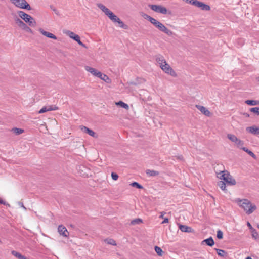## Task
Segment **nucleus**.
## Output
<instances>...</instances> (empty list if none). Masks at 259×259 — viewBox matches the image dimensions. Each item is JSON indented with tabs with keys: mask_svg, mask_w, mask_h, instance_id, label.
<instances>
[{
	"mask_svg": "<svg viewBox=\"0 0 259 259\" xmlns=\"http://www.w3.org/2000/svg\"><path fill=\"white\" fill-rule=\"evenodd\" d=\"M236 202L238 205L248 215L252 213L256 209L257 207L247 199H237Z\"/></svg>",
	"mask_w": 259,
	"mask_h": 259,
	"instance_id": "nucleus-1",
	"label": "nucleus"
},
{
	"mask_svg": "<svg viewBox=\"0 0 259 259\" xmlns=\"http://www.w3.org/2000/svg\"><path fill=\"white\" fill-rule=\"evenodd\" d=\"M217 177L224 180L227 184L230 185H234L236 184L235 180L232 178L230 174L225 170L221 171L220 172H216Z\"/></svg>",
	"mask_w": 259,
	"mask_h": 259,
	"instance_id": "nucleus-2",
	"label": "nucleus"
},
{
	"mask_svg": "<svg viewBox=\"0 0 259 259\" xmlns=\"http://www.w3.org/2000/svg\"><path fill=\"white\" fill-rule=\"evenodd\" d=\"M97 6L106 15L109 17V18L113 22L116 23L118 20H119V18L116 15H115L113 12H112L109 9L106 7L102 4L98 3Z\"/></svg>",
	"mask_w": 259,
	"mask_h": 259,
	"instance_id": "nucleus-3",
	"label": "nucleus"
},
{
	"mask_svg": "<svg viewBox=\"0 0 259 259\" xmlns=\"http://www.w3.org/2000/svg\"><path fill=\"white\" fill-rule=\"evenodd\" d=\"M17 13L19 16L26 23H28L30 26L35 27L36 26V22L30 15L26 14L22 11H19Z\"/></svg>",
	"mask_w": 259,
	"mask_h": 259,
	"instance_id": "nucleus-4",
	"label": "nucleus"
},
{
	"mask_svg": "<svg viewBox=\"0 0 259 259\" xmlns=\"http://www.w3.org/2000/svg\"><path fill=\"white\" fill-rule=\"evenodd\" d=\"M152 24L160 31L165 33L167 35L171 36L173 34V32L171 30L167 28L162 23L155 19Z\"/></svg>",
	"mask_w": 259,
	"mask_h": 259,
	"instance_id": "nucleus-5",
	"label": "nucleus"
},
{
	"mask_svg": "<svg viewBox=\"0 0 259 259\" xmlns=\"http://www.w3.org/2000/svg\"><path fill=\"white\" fill-rule=\"evenodd\" d=\"M16 7L23 9L30 10L31 8L25 0H10Z\"/></svg>",
	"mask_w": 259,
	"mask_h": 259,
	"instance_id": "nucleus-6",
	"label": "nucleus"
},
{
	"mask_svg": "<svg viewBox=\"0 0 259 259\" xmlns=\"http://www.w3.org/2000/svg\"><path fill=\"white\" fill-rule=\"evenodd\" d=\"M227 138L232 142L234 143L237 148L241 149L244 145V142L238 139L235 135L231 134H227Z\"/></svg>",
	"mask_w": 259,
	"mask_h": 259,
	"instance_id": "nucleus-7",
	"label": "nucleus"
},
{
	"mask_svg": "<svg viewBox=\"0 0 259 259\" xmlns=\"http://www.w3.org/2000/svg\"><path fill=\"white\" fill-rule=\"evenodd\" d=\"M63 33L64 34H66L67 35H68L71 38L73 39V40H74L75 41L77 42L79 45H80L83 47H85L84 44H83L80 41V37L78 35L75 34L74 32H73L71 31L67 30H63Z\"/></svg>",
	"mask_w": 259,
	"mask_h": 259,
	"instance_id": "nucleus-8",
	"label": "nucleus"
},
{
	"mask_svg": "<svg viewBox=\"0 0 259 259\" xmlns=\"http://www.w3.org/2000/svg\"><path fill=\"white\" fill-rule=\"evenodd\" d=\"M160 67L165 73L169 74L172 76H176L177 75L175 71L170 67L167 62L163 64Z\"/></svg>",
	"mask_w": 259,
	"mask_h": 259,
	"instance_id": "nucleus-9",
	"label": "nucleus"
},
{
	"mask_svg": "<svg viewBox=\"0 0 259 259\" xmlns=\"http://www.w3.org/2000/svg\"><path fill=\"white\" fill-rule=\"evenodd\" d=\"M149 7L153 11L162 14H166L167 13V9L161 5H151Z\"/></svg>",
	"mask_w": 259,
	"mask_h": 259,
	"instance_id": "nucleus-10",
	"label": "nucleus"
},
{
	"mask_svg": "<svg viewBox=\"0 0 259 259\" xmlns=\"http://www.w3.org/2000/svg\"><path fill=\"white\" fill-rule=\"evenodd\" d=\"M16 23L19 27L26 32L32 33V30L20 19L17 18L15 19Z\"/></svg>",
	"mask_w": 259,
	"mask_h": 259,
	"instance_id": "nucleus-11",
	"label": "nucleus"
},
{
	"mask_svg": "<svg viewBox=\"0 0 259 259\" xmlns=\"http://www.w3.org/2000/svg\"><path fill=\"white\" fill-rule=\"evenodd\" d=\"M195 6L200 8L202 10L209 11L210 9L209 6L196 0Z\"/></svg>",
	"mask_w": 259,
	"mask_h": 259,
	"instance_id": "nucleus-12",
	"label": "nucleus"
},
{
	"mask_svg": "<svg viewBox=\"0 0 259 259\" xmlns=\"http://www.w3.org/2000/svg\"><path fill=\"white\" fill-rule=\"evenodd\" d=\"M246 131L254 135H259V127L255 125L247 127Z\"/></svg>",
	"mask_w": 259,
	"mask_h": 259,
	"instance_id": "nucleus-13",
	"label": "nucleus"
},
{
	"mask_svg": "<svg viewBox=\"0 0 259 259\" xmlns=\"http://www.w3.org/2000/svg\"><path fill=\"white\" fill-rule=\"evenodd\" d=\"M80 130L83 133L88 134L89 135L93 137H97L96 133L92 130L84 126H81Z\"/></svg>",
	"mask_w": 259,
	"mask_h": 259,
	"instance_id": "nucleus-14",
	"label": "nucleus"
},
{
	"mask_svg": "<svg viewBox=\"0 0 259 259\" xmlns=\"http://www.w3.org/2000/svg\"><path fill=\"white\" fill-rule=\"evenodd\" d=\"M85 69L86 71L89 72L95 76L99 77V76L101 75V72L98 71L97 69L94 68L89 66H85Z\"/></svg>",
	"mask_w": 259,
	"mask_h": 259,
	"instance_id": "nucleus-15",
	"label": "nucleus"
},
{
	"mask_svg": "<svg viewBox=\"0 0 259 259\" xmlns=\"http://www.w3.org/2000/svg\"><path fill=\"white\" fill-rule=\"evenodd\" d=\"M155 60L159 67L165 64L166 61L164 57L161 55H157L155 56Z\"/></svg>",
	"mask_w": 259,
	"mask_h": 259,
	"instance_id": "nucleus-16",
	"label": "nucleus"
},
{
	"mask_svg": "<svg viewBox=\"0 0 259 259\" xmlns=\"http://www.w3.org/2000/svg\"><path fill=\"white\" fill-rule=\"evenodd\" d=\"M38 31L44 36L48 37V38H52V39H57V37L54 35L53 34L50 33V32H47V31H45L42 28H39L38 29Z\"/></svg>",
	"mask_w": 259,
	"mask_h": 259,
	"instance_id": "nucleus-17",
	"label": "nucleus"
},
{
	"mask_svg": "<svg viewBox=\"0 0 259 259\" xmlns=\"http://www.w3.org/2000/svg\"><path fill=\"white\" fill-rule=\"evenodd\" d=\"M196 107L205 115L207 116H209L210 115V112L205 107L201 105H196Z\"/></svg>",
	"mask_w": 259,
	"mask_h": 259,
	"instance_id": "nucleus-18",
	"label": "nucleus"
},
{
	"mask_svg": "<svg viewBox=\"0 0 259 259\" xmlns=\"http://www.w3.org/2000/svg\"><path fill=\"white\" fill-rule=\"evenodd\" d=\"M204 244H206L209 246H212L214 244V242L213 241V238L210 237L206 239L203 240L201 242V245H203Z\"/></svg>",
	"mask_w": 259,
	"mask_h": 259,
	"instance_id": "nucleus-19",
	"label": "nucleus"
},
{
	"mask_svg": "<svg viewBox=\"0 0 259 259\" xmlns=\"http://www.w3.org/2000/svg\"><path fill=\"white\" fill-rule=\"evenodd\" d=\"M98 77L107 83H110L111 82V79L109 78L107 75L105 74H103L101 72V75H100Z\"/></svg>",
	"mask_w": 259,
	"mask_h": 259,
	"instance_id": "nucleus-20",
	"label": "nucleus"
},
{
	"mask_svg": "<svg viewBox=\"0 0 259 259\" xmlns=\"http://www.w3.org/2000/svg\"><path fill=\"white\" fill-rule=\"evenodd\" d=\"M58 232L60 235L67 237L69 235V232L66 228H58Z\"/></svg>",
	"mask_w": 259,
	"mask_h": 259,
	"instance_id": "nucleus-21",
	"label": "nucleus"
},
{
	"mask_svg": "<svg viewBox=\"0 0 259 259\" xmlns=\"http://www.w3.org/2000/svg\"><path fill=\"white\" fill-rule=\"evenodd\" d=\"M146 174L148 176L154 177L158 176L159 172L156 170L147 169L146 170Z\"/></svg>",
	"mask_w": 259,
	"mask_h": 259,
	"instance_id": "nucleus-22",
	"label": "nucleus"
},
{
	"mask_svg": "<svg viewBox=\"0 0 259 259\" xmlns=\"http://www.w3.org/2000/svg\"><path fill=\"white\" fill-rule=\"evenodd\" d=\"M245 103L248 105L255 106L259 105V101L253 100H247L245 101Z\"/></svg>",
	"mask_w": 259,
	"mask_h": 259,
	"instance_id": "nucleus-23",
	"label": "nucleus"
},
{
	"mask_svg": "<svg viewBox=\"0 0 259 259\" xmlns=\"http://www.w3.org/2000/svg\"><path fill=\"white\" fill-rule=\"evenodd\" d=\"M142 223V220L140 219H136L135 220H132L131 221L130 223L129 224L130 225H139Z\"/></svg>",
	"mask_w": 259,
	"mask_h": 259,
	"instance_id": "nucleus-24",
	"label": "nucleus"
},
{
	"mask_svg": "<svg viewBox=\"0 0 259 259\" xmlns=\"http://www.w3.org/2000/svg\"><path fill=\"white\" fill-rule=\"evenodd\" d=\"M241 149H242L245 152H246V153H247L252 158H253L254 159L256 158L255 155L252 151L249 150L248 149H247L245 147H244L243 146Z\"/></svg>",
	"mask_w": 259,
	"mask_h": 259,
	"instance_id": "nucleus-25",
	"label": "nucleus"
},
{
	"mask_svg": "<svg viewBox=\"0 0 259 259\" xmlns=\"http://www.w3.org/2000/svg\"><path fill=\"white\" fill-rule=\"evenodd\" d=\"M118 24L119 26L122 28L124 29H128V26L124 24V23L119 19V20H118L116 22Z\"/></svg>",
	"mask_w": 259,
	"mask_h": 259,
	"instance_id": "nucleus-26",
	"label": "nucleus"
},
{
	"mask_svg": "<svg viewBox=\"0 0 259 259\" xmlns=\"http://www.w3.org/2000/svg\"><path fill=\"white\" fill-rule=\"evenodd\" d=\"M116 104L117 105L120 106L121 107L126 109H128L129 107L128 105L127 104L123 102L122 101H119L118 102L116 103Z\"/></svg>",
	"mask_w": 259,
	"mask_h": 259,
	"instance_id": "nucleus-27",
	"label": "nucleus"
},
{
	"mask_svg": "<svg viewBox=\"0 0 259 259\" xmlns=\"http://www.w3.org/2000/svg\"><path fill=\"white\" fill-rule=\"evenodd\" d=\"M181 231L183 232H193L194 231L192 228H179Z\"/></svg>",
	"mask_w": 259,
	"mask_h": 259,
	"instance_id": "nucleus-28",
	"label": "nucleus"
},
{
	"mask_svg": "<svg viewBox=\"0 0 259 259\" xmlns=\"http://www.w3.org/2000/svg\"><path fill=\"white\" fill-rule=\"evenodd\" d=\"M104 241L106 242L108 244L112 245H116V243L115 241L111 238H107L104 240Z\"/></svg>",
	"mask_w": 259,
	"mask_h": 259,
	"instance_id": "nucleus-29",
	"label": "nucleus"
},
{
	"mask_svg": "<svg viewBox=\"0 0 259 259\" xmlns=\"http://www.w3.org/2000/svg\"><path fill=\"white\" fill-rule=\"evenodd\" d=\"M218 186L223 191L225 190L226 184L224 182L220 181L218 183Z\"/></svg>",
	"mask_w": 259,
	"mask_h": 259,
	"instance_id": "nucleus-30",
	"label": "nucleus"
},
{
	"mask_svg": "<svg viewBox=\"0 0 259 259\" xmlns=\"http://www.w3.org/2000/svg\"><path fill=\"white\" fill-rule=\"evenodd\" d=\"M251 229V232L252 234V236L255 239L258 238V233L253 229V228H250Z\"/></svg>",
	"mask_w": 259,
	"mask_h": 259,
	"instance_id": "nucleus-31",
	"label": "nucleus"
},
{
	"mask_svg": "<svg viewBox=\"0 0 259 259\" xmlns=\"http://www.w3.org/2000/svg\"><path fill=\"white\" fill-rule=\"evenodd\" d=\"M46 107L48 111H55L58 109V107L55 105L46 106Z\"/></svg>",
	"mask_w": 259,
	"mask_h": 259,
	"instance_id": "nucleus-32",
	"label": "nucleus"
},
{
	"mask_svg": "<svg viewBox=\"0 0 259 259\" xmlns=\"http://www.w3.org/2000/svg\"><path fill=\"white\" fill-rule=\"evenodd\" d=\"M12 131L16 135H20L24 132V130L23 129L16 127L13 128Z\"/></svg>",
	"mask_w": 259,
	"mask_h": 259,
	"instance_id": "nucleus-33",
	"label": "nucleus"
},
{
	"mask_svg": "<svg viewBox=\"0 0 259 259\" xmlns=\"http://www.w3.org/2000/svg\"><path fill=\"white\" fill-rule=\"evenodd\" d=\"M130 185L132 187H135L138 189H143V187L142 185H141L140 184H139V183H138L136 182H134L132 183Z\"/></svg>",
	"mask_w": 259,
	"mask_h": 259,
	"instance_id": "nucleus-34",
	"label": "nucleus"
},
{
	"mask_svg": "<svg viewBox=\"0 0 259 259\" xmlns=\"http://www.w3.org/2000/svg\"><path fill=\"white\" fill-rule=\"evenodd\" d=\"M250 111L259 115V107H253L250 109Z\"/></svg>",
	"mask_w": 259,
	"mask_h": 259,
	"instance_id": "nucleus-35",
	"label": "nucleus"
},
{
	"mask_svg": "<svg viewBox=\"0 0 259 259\" xmlns=\"http://www.w3.org/2000/svg\"><path fill=\"white\" fill-rule=\"evenodd\" d=\"M143 17H144V18L145 19H147L148 20H149L151 23H152L154 21V20H155L154 18L151 17V16H149L147 14H144Z\"/></svg>",
	"mask_w": 259,
	"mask_h": 259,
	"instance_id": "nucleus-36",
	"label": "nucleus"
},
{
	"mask_svg": "<svg viewBox=\"0 0 259 259\" xmlns=\"http://www.w3.org/2000/svg\"><path fill=\"white\" fill-rule=\"evenodd\" d=\"M155 250L156 252L158 254V255L160 256L162 255V250L159 247L155 246Z\"/></svg>",
	"mask_w": 259,
	"mask_h": 259,
	"instance_id": "nucleus-37",
	"label": "nucleus"
},
{
	"mask_svg": "<svg viewBox=\"0 0 259 259\" xmlns=\"http://www.w3.org/2000/svg\"><path fill=\"white\" fill-rule=\"evenodd\" d=\"M217 252V253L220 256H224V254L225 253V251L223 250H221V249H215Z\"/></svg>",
	"mask_w": 259,
	"mask_h": 259,
	"instance_id": "nucleus-38",
	"label": "nucleus"
},
{
	"mask_svg": "<svg viewBox=\"0 0 259 259\" xmlns=\"http://www.w3.org/2000/svg\"><path fill=\"white\" fill-rule=\"evenodd\" d=\"M11 253L12 255H13L14 256L17 257L18 258H19V257L20 256V255H21V254H20L18 252L15 251V250L12 251Z\"/></svg>",
	"mask_w": 259,
	"mask_h": 259,
	"instance_id": "nucleus-39",
	"label": "nucleus"
},
{
	"mask_svg": "<svg viewBox=\"0 0 259 259\" xmlns=\"http://www.w3.org/2000/svg\"><path fill=\"white\" fill-rule=\"evenodd\" d=\"M48 111L46 106H44L39 111V114H41Z\"/></svg>",
	"mask_w": 259,
	"mask_h": 259,
	"instance_id": "nucleus-40",
	"label": "nucleus"
},
{
	"mask_svg": "<svg viewBox=\"0 0 259 259\" xmlns=\"http://www.w3.org/2000/svg\"><path fill=\"white\" fill-rule=\"evenodd\" d=\"M217 238L219 239L223 238V232L220 230L217 231Z\"/></svg>",
	"mask_w": 259,
	"mask_h": 259,
	"instance_id": "nucleus-41",
	"label": "nucleus"
},
{
	"mask_svg": "<svg viewBox=\"0 0 259 259\" xmlns=\"http://www.w3.org/2000/svg\"><path fill=\"white\" fill-rule=\"evenodd\" d=\"M111 177H112L113 180L116 181V180H117L118 179V176L117 174H116L115 172H112L111 173Z\"/></svg>",
	"mask_w": 259,
	"mask_h": 259,
	"instance_id": "nucleus-42",
	"label": "nucleus"
},
{
	"mask_svg": "<svg viewBox=\"0 0 259 259\" xmlns=\"http://www.w3.org/2000/svg\"><path fill=\"white\" fill-rule=\"evenodd\" d=\"M50 8L51 9H52V10L57 15H60V13H59V12L53 6H50Z\"/></svg>",
	"mask_w": 259,
	"mask_h": 259,
	"instance_id": "nucleus-43",
	"label": "nucleus"
},
{
	"mask_svg": "<svg viewBox=\"0 0 259 259\" xmlns=\"http://www.w3.org/2000/svg\"><path fill=\"white\" fill-rule=\"evenodd\" d=\"M18 205H19L20 207H21L23 208H24V209H25V210L26 209V207L24 206V205H23V203H22V202H20H20H18Z\"/></svg>",
	"mask_w": 259,
	"mask_h": 259,
	"instance_id": "nucleus-44",
	"label": "nucleus"
},
{
	"mask_svg": "<svg viewBox=\"0 0 259 259\" xmlns=\"http://www.w3.org/2000/svg\"><path fill=\"white\" fill-rule=\"evenodd\" d=\"M168 222V219L167 218H164L163 221L161 222L162 224L167 223Z\"/></svg>",
	"mask_w": 259,
	"mask_h": 259,
	"instance_id": "nucleus-45",
	"label": "nucleus"
},
{
	"mask_svg": "<svg viewBox=\"0 0 259 259\" xmlns=\"http://www.w3.org/2000/svg\"><path fill=\"white\" fill-rule=\"evenodd\" d=\"M0 204H4V205H6V203L5 201H4L2 199H0Z\"/></svg>",
	"mask_w": 259,
	"mask_h": 259,
	"instance_id": "nucleus-46",
	"label": "nucleus"
},
{
	"mask_svg": "<svg viewBox=\"0 0 259 259\" xmlns=\"http://www.w3.org/2000/svg\"><path fill=\"white\" fill-rule=\"evenodd\" d=\"M19 259H28L26 257H25L24 255H22V254L19 257Z\"/></svg>",
	"mask_w": 259,
	"mask_h": 259,
	"instance_id": "nucleus-47",
	"label": "nucleus"
},
{
	"mask_svg": "<svg viewBox=\"0 0 259 259\" xmlns=\"http://www.w3.org/2000/svg\"><path fill=\"white\" fill-rule=\"evenodd\" d=\"M128 84L130 85H136V83L134 82H130L128 83Z\"/></svg>",
	"mask_w": 259,
	"mask_h": 259,
	"instance_id": "nucleus-48",
	"label": "nucleus"
},
{
	"mask_svg": "<svg viewBox=\"0 0 259 259\" xmlns=\"http://www.w3.org/2000/svg\"><path fill=\"white\" fill-rule=\"evenodd\" d=\"M165 213H164V212H161V215H160V217H160V218H163V215H164V214Z\"/></svg>",
	"mask_w": 259,
	"mask_h": 259,
	"instance_id": "nucleus-49",
	"label": "nucleus"
},
{
	"mask_svg": "<svg viewBox=\"0 0 259 259\" xmlns=\"http://www.w3.org/2000/svg\"><path fill=\"white\" fill-rule=\"evenodd\" d=\"M177 158L180 159V160H182L183 159V156H179L177 157Z\"/></svg>",
	"mask_w": 259,
	"mask_h": 259,
	"instance_id": "nucleus-50",
	"label": "nucleus"
},
{
	"mask_svg": "<svg viewBox=\"0 0 259 259\" xmlns=\"http://www.w3.org/2000/svg\"><path fill=\"white\" fill-rule=\"evenodd\" d=\"M244 115L246 117H249V114H248V113H244Z\"/></svg>",
	"mask_w": 259,
	"mask_h": 259,
	"instance_id": "nucleus-51",
	"label": "nucleus"
},
{
	"mask_svg": "<svg viewBox=\"0 0 259 259\" xmlns=\"http://www.w3.org/2000/svg\"><path fill=\"white\" fill-rule=\"evenodd\" d=\"M247 225L248 227H252L250 223L248 222H247Z\"/></svg>",
	"mask_w": 259,
	"mask_h": 259,
	"instance_id": "nucleus-52",
	"label": "nucleus"
},
{
	"mask_svg": "<svg viewBox=\"0 0 259 259\" xmlns=\"http://www.w3.org/2000/svg\"><path fill=\"white\" fill-rule=\"evenodd\" d=\"M180 227H187L185 225H179V226Z\"/></svg>",
	"mask_w": 259,
	"mask_h": 259,
	"instance_id": "nucleus-53",
	"label": "nucleus"
},
{
	"mask_svg": "<svg viewBox=\"0 0 259 259\" xmlns=\"http://www.w3.org/2000/svg\"><path fill=\"white\" fill-rule=\"evenodd\" d=\"M58 227H63L62 225H58Z\"/></svg>",
	"mask_w": 259,
	"mask_h": 259,
	"instance_id": "nucleus-54",
	"label": "nucleus"
},
{
	"mask_svg": "<svg viewBox=\"0 0 259 259\" xmlns=\"http://www.w3.org/2000/svg\"><path fill=\"white\" fill-rule=\"evenodd\" d=\"M246 259H252L250 257H247Z\"/></svg>",
	"mask_w": 259,
	"mask_h": 259,
	"instance_id": "nucleus-55",
	"label": "nucleus"
}]
</instances>
